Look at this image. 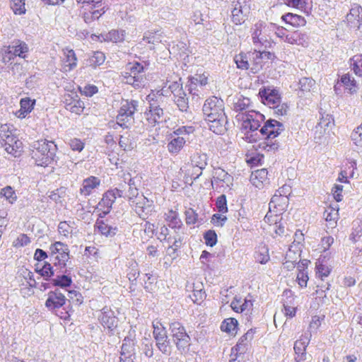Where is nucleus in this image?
<instances>
[{
	"instance_id": "f257e3e1",
	"label": "nucleus",
	"mask_w": 362,
	"mask_h": 362,
	"mask_svg": "<svg viewBox=\"0 0 362 362\" xmlns=\"http://www.w3.org/2000/svg\"><path fill=\"white\" fill-rule=\"evenodd\" d=\"M163 91V90L156 93L152 92L146 97L149 107L144 112V119L146 124L150 127H160L169 119L161 107L164 99Z\"/></svg>"
},
{
	"instance_id": "f03ea898",
	"label": "nucleus",
	"mask_w": 362,
	"mask_h": 362,
	"mask_svg": "<svg viewBox=\"0 0 362 362\" xmlns=\"http://www.w3.org/2000/svg\"><path fill=\"white\" fill-rule=\"evenodd\" d=\"M264 116L256 111H247L242 115V131L243 139L250 143L261 140L262 128L259 129Z\"/></svg>"
},
{
	"instance_id": "7ed1b4c3",
	"label": "nucleus",
	"mask_w": 362,
	"mask_h": 362,
	"mask_svg": "<svg viewBox=\"0 0 362 362\" xmlns=\"http://www.w3.org/2000/svg\"><path fill=\"white\" fill-rule=\"evenodd\" d=\"M284 130V124L275 119L267 120L262 127L261 139L257 146L267 151L276 150L279 144L274 140Z\"/></svg>"
},
{
	"instance_id": "20e7f679",
	"label": "nucleus",
	"mask_w": 362,
	"mask_h": 362,
	"mask_svg": "<svg viewBox=\"0 0 362 362\" xmlns=\"http://www.w3.org/2000/svg\"><path fill=\"white\" fill-rule=\"evenodd\" d=\"M33 147L32 158L36 165L45 167L53 162L57 151V146L53 141H37L34 142Z\"/></svg>"
},
{
	"instance_id": "39448f33",
	"label": "nucleus",
	"mask_w": 362,
	"mask_h": 362,
	"mask_svg": "<svg viewBox=\"0 0 362 362\" xmlns=\"http://www.w3.org/2000/svg\"><path fill=\"white\" fill-rule=\"evenodd\" d=\"M13 126L5 124L0 127V143L4 150L14 157H18L23 150V143L18 139Z\"/></svg>"
},
{
	"instance_id": "423d86ee",
	"label": "nucleus",
	"mask_w": 362,
	"mask_h": 362,
	"mask_svg": "<svg viewBox=\"0 0 362 362\" xmlns=\"http://www.w3.org/2000/svg\"><path fill=\"white\" fill-rule=\"evenodd\" d=\"M194 128L192 126H182L175 129L170 134L168 144V150L170 153L177 154L184 147L186 142L189 141Z\"/></svg>"
},
{
	"instance_id": "0eeeda50",
	"label": "nucleus",
	"mask_w": 362,
	"mask_h": 362,
	"mask_svg": "<svg viewBox=\"0 0 362 362\" xmlns=\"http://www.w3.org/2000/svg\"><path fill=\"white\" fill-rule=\"evenodd\" d=\"M138 104L137 100H123L116 118L117 124L122 128H128L134 122V115L137 110Z\"/></svg>"
},
{
	"instance_id": "6e6552de",
	"label": "nucleus",
	"mask_w": 362,
	"mask_h": 362,
	"mask_svg": "<svg viewBox=\"0 0 362 362\" xmlns=\"http://www.w3.org/2000/svg\"><path fill=\"white\" fill-rule=\"evenodd\" d=\"M49 258L54 267L64 269L69 259V250L67 245L57 241L49 246Z\"/></svg>"
},
{
	"instance_id": "1a4fd4ad",
	"label": "nucleus",
	"mask_w": 362,
	"mask_h": 362,
	"mask_svg": "<svg viewBox=\"0 0 362 362\" xmlns=\"http://www.w3.org/2000/svg\"><path fill=\"white\" fill-rule=\"evenodd\" d=\"M147 64L140 62L129 63L127 67V71L123 74V82L132 85L136 88L144 86V80L141 74Z\"/></svg>"
},
{
	"instance_id": "9d476101",
	"label": "nucleus",
	"mask_w": 362,
	"mask_h": 362,
	"mask_svg": "<svg viewBox=\"0 0 362 362\" xmlns=\"http://www.w3.org/2000/svg\"><path fill=\"white\" fill-rule=\"evenodd\" d=\"M202 110L206 120L226 115L223 100L216 96H212L206 100Z\"/></svg>"
},
{
	"instance_id": "9b49d317",
	"label": "nucleus",
	"mask_w": 362,
	"mask_h": 362,
	"mask_svg": "<svg viewBox=\"0 0 362 362\" xmlns=\"http://www.w3.org/2000/svg\"><path fill=\"white\" fill-rule=\"evenodd\" d=\"M136 331L130 329L123 340L120 351V362H134L135 358Z\"/></svg>"
},
{
	"instance_id": "f8f14e48",
	"label": "nucleus",
	"mask_w": 362,
	"mask_h": 362,
	"mask_svg": "<svg viewBox=\"0 0 362 362\" xmlns=\"http://www.w3.org/2000/svg\"><path fill=\"white\" fill-rule=\"evenodd\" d=\"M129 204L142 219L147 218L153 211V201L148 200L144 195H136L129 201Z\"/></svg>"
},
{
	"instance_id": "ddd939ff",
	"label": "nucleus",
	"mask_w": 362,
	"mask_h": 362,
	"mask_svg": "<svg viewBox=\"0 0 362 362\" xmlns=\"http://www.w3.org/2000/svg\"><path fill=\"white\" fill-rule=\"evenodd\" d=\"M267 30L266 24L262 21L257 22L251 28L252 42L255 46L267 47L270 44L268 36L266 34Z\"/></svg>"
},
{
	"instance_id": "4468645a",
	"label": "nucleus",
	"mask_w": 362,
	"mask_h": 362,
	"mask_svg": "<svg viewBox=\"0 0 362 362\" xmlns=\"http://www.w3.org/2000/svg\"><path fill=\"white\" fill-rule=\"evenodd\" d=\"M117 192V197L127 199L128 201L139 195V189L136 185L135 180L129 177L128 182L124 181L120 183L118 187L115 188Z\"/></svg>"
},
{
	"instance_id": "2eb2a0df",
	"label": "nucleus",
	"mask_w": 362,
	"mask_h": 362,
	"mask_svg": "<svg viewBox=\"0 0 362 362\" xmlns=\"http://www.w3.org/2000/svg\"><path fill=\"white\" fill-rule=\"evenodd\" d=\"M311 337L312 334L310 332H305V334L300 337V339L295 342L293 349L296 354L295 360L297 362L305 360L306 348L309 344Z\"/></svg>"
},
{
	"instance_id": "dca6fc26",
	"label": "nucleus",
	"mask_w": 362,
	"mask_h": 362,
	"mask_svg": "<svg viewBox=\"0 0 362 362\" xmlns=\"http://www.w3.org/2000/svg\"><path fill=\"white\" fill-rule=\"evenodd\" d=\"M98 320L101 325L112 332L117 326V318L115 316L114 312L107 307L103 308L99 315Z\"/></svg>"
},
{
	"instance_id": "f3484780",
	"label": "nucleus",
	"mask_w": 362,
	"mask_h": 362,
	"mask_svg": "<svg viewBox=\"0 0 362 362\" xmlns=\"http://www.w3.org/2000/svg\"><path fill=\"white\" fill-rule=\"evenodd\" d=\"M65 296L58 290L48 293V297L45 302V306L52 312H57L66 302Z\"/></svg>"
},
{
	"instance_id": "a211bd4d",
	"label": "nucleus",
	"mask_w": 362,
	"mask_h": 362,
	"mask_svg": "<svg viewBox=\"0 0 362 362\" xmlns=\"http://www.w3.org/2000/svg\"><path fill=\"white\" fill-rule=\"evenodd\" d=\"M361 7L354 5L346 15V22L350 29L362 30V18H361Z\"/></svg>"
},
{
	"instance_id": "6ab92c4d",
	"label": "nucleus",
	"mask_w": 362,
	"mask_h": 362,
	"mask_svg": "<svg viewBox=\"0 0 362 362\" xmlns=\"http://www.w3.org/2000/svg\"><path fill=\"white\" fill-rule=\"evenodd\" d=\"M262 103L272 108L281 102V96L279 91L275 89L264 88L260 90L259 93Z\"/></svg>"
},
{
	"instance_id": "aec40b11",
	"label": "nucleus",
	"mask_w": 362,
	"mask_h": 362,
	"mask_svg": "<svg viewBox=\"0 0 362 362\" xmlns=\"http://www.w3.org/2000/svg\"><path fill=\"white\" fill-rule=\"evenodd\" d=\"M288 195L275 193L269 204V211L281 214L286 209L288 205Z\"/></svg>"
},
{
	"instance_id": "412c9836",
	"label": "nucleus",
	"mask_w": 362,
	"mask_h": 362,
	"mask_svg": "<svg viewBox=\"0 0 362 362\" xmlns=\"http://www.w3.org/2000/svg\"><path fill=\"white\" fill-rule=\"evenodd\" d=\"M230 307L235 312L245 313L247 315L252 311L253 303L250 299L235 297L230 303Z\"/></svg>"
},
{
	"instance_id": "4be33fe9",
	"label": "nucleus",
	"mask_w": 362,
	"mask_h": 362,
	"mask_svg": "<svg viewBox=\"0 0 362 362\" xmlns=\"http://www.w3.org/2000/svg\"><path fill=\"white\" fill-rule=\"evenodd\" d=\"M28 50V46L25 42L15 40L8 46L6 52L8 54L25 59Z\"/></svg>"
},
{
	"instance_id": "5701e85b",
	"label": "nucleus",
	"mask_w": 362,
	"mask_h": 362,
	"mask_svg": "<svg viewBox=\"0 0 362 362\" xmlns=\"http://www.w3.org/2000/svg\"><path fill=\"white\" fill-rule=\"evenodd\" d=\"M62 51V69L66 72L70 71L77 66V57L75 52L72 49H69L67 47L63 49Z\"/></svg>"
},
{
	"instance_id": "b1692460",
	"label": "nucleus",
	"mask_w": 362,
	"mask_h": 362,
	"mask_svg": "<svg viewBox=\"0 0 362 362\" xmlns=\"http://www.w3.org/2000/svg\"><path fill=\"white\" fill-rule=\"evenodd\" d=\"M117 197V192L116 189H112L107 191L103 196L101 201L99 202L98 205L100 207V209H103V213L104 215L107 214L114 202H115L116 198Z\"/></svg>"
},
{
	"instance_id": "393cba45",
	"label": "nucleus",
	"mask_w": 362,
	"mask_h": 362,
	"mask_svg": "<svg viewBox=\"0 0 362 362\" xmlns=\"http://www.w3.org/2000/svg\"><path fill=\"white\" fill-rule=\"evenodd\" d=\"M254 332L252 329L248 330L243 336L240 337L236 346L232 348V354H244L250 345V341L253 339Z\"/></svg>"
},
{
	"instance_id": "a878e982",
	"label": "nucleus",
	"mask_w": 362,
	"mask_h": 362,
	"mask_svg": "<svg viewBox=\"0 0 362 362\" xmlns=\"http://www.w3.org/2000/svg\"><path fill=\"white\" fill-rule=\"evenodd\" d=\"M250 182L256 187L260 189L269 183L268 171L265 168L259 169L252 173Z\"/></svg>"
},
{
	"instance_id": "bb28decb",
	"label": "nucleus",
	"mask_w": 362,
	"mask_h": 362,
	"mask_svg": "<svg viewBox=\"0 0 362 362\" xmlns=\"http://www.w3.org/2000/svg\"><path fill=\"white\" fill-rule=\"evenodd\" d=\"M190 161L191 165L193 167L197 168L199 170V173H196V175L194 177V180H196L202 175V170L207 165V156L201 152H196L191 156Z\"/></svg>"
},
{
	"instance_id": "cd10ccee",
	"label": "nucleus",
	"mask_w": 362,
	"mask_h": 362,
	"mask_svg": "<svg viewBox=\"0 0 362 362\" xmlns=\"http://www.w3.org/2000/svg\"><path fill=\"white\" fill-rule=\"evenodd\" d=\"M206 121L208 122L209 129L216 134H222L226 130V125L228 123L226 115Z\"/></svg>"
},
{
	"instance_id": "c85d7f7f",
	"label": "nucleus",
	"mask_w": 362,
	"mask_h": 362,
	"mask_svg": "<svg viewBox=\"0 0 362 362\" xmlns=\"http://www.w3.org/2000/svg\"><path fill=\"white\" fill-rule=\"evenodd\" d=\"M284 41L290 44L306 47L308 44V36L300 31H295L288 33Z\"/></svg>"
},
{
	"instance_id": "c756f323",
	"label": "nucleus",
	"mask_w": 362,
	"mask_h": 362,
	"mask_svg": "<svg viewBox=\"0 0 362 362\" xmlns=\"http://www.w3.org/2000/svg\"><path fill=\"white\" fill-rule=\"evenodd\" d=\"M169 329L173 341L188 337L185 327L178 321H173L169 325Z\"/></svg>"
},
{
	"instance_id": "7c9ffc66",
	"label": "nucleus",
	"mask_w": 362,
	"mask_h": 362,
	"mask_svg": "<svg viewBox=\"0 0 362 362\" xmlns=\"http://www.w3.org/2000/svg\"><path fill=\"white\" fill-rule=\"evenodd\" d=\"M333 124L334 119L332 115L326 113H320L319 122L315 127L316 132H320V134L326 133V131Z\"/></svg>"
},
{
	"instance_id": "2f4dec72",
	"label": "nucleus",
	"mask_w": 362,
	"mask_h": 362,
	"mask_svg": "<svg viewBox=\"0 0 362 362\" xmlns=\"http://www.w3.org/2000/svg\"><path fill=\"white\" fill-rule=\"evenodd\" d=\"M207 77L204 75H195L190 79V84L189 85V90L192 95H198L197 92L199 90L197 88H202L207 84Z\"/></svg>"
},
{
	"instance_id": "473e14b6",
	"label": "nucleus",
	"mask_w": 362,
	"mask_h": 362,
	"mask_svg": "<svg viewBox=\"0 0 362 362\" xmlns=\"http://www.w3.org/2000/svg\"><path fill=\"white\" fill-rule=\"evenodd\" d=\"M100 180L96 177H89L85 179L81 188V194L84 196H88L100 185Z\"/></svg>"
},
{
	"instance_id": "72a5a7b5",
	"label": "nucleus",
	"mask_w": 362,
	"mask_h": 362,
	"mask_svg": "<svg viewBox=\"0 0 362 362\" xmlns=\"http://www.w3.org/2000/svg\"><path fill=\"white\" fill-rule=\"evenodd\" d=\"M165 220L168 222V226L172 228H180L182 226V221L179 218L176 211L170 209L164 215Z\"/></svg>"
},
{
	"instance_id": "f704fd0d",
	"label": "nucleus",
	"mask_w": 362,
	"mask_h": 362,
	"mask_svg": "<svg viewBox=\"0 0 362 362\" xmlns=\"http://www.w3.org/2000/svg\"><path fill=\"white\" fill-rule=\"evenodd\" d=\"M153 336L156 342L165 341L168 338L165 327L159 321L153 322Z\"/></svg>"
},
{
	"instance_id": "c9c22d12",
	"label": "nucleus",
	"mask_w": 362,
	"mask_h": 362,
	"mask_svg": "<svg viewBox=\"0 0 362 362\" xmlns=\"http://www.w3.org/2000/svg\"><path fill=\"white\" fill-rule=\"evenodd\" d=\"M324 218L327 222L328 228H334L337 226V221L339 218L338 210L334 208H328L324 212Z\"/></svg>"
},
{
	"instance_id": "e433bc0d",
	"label": "nucleus",
	"mask_w": 362,
	"mask_h": 362,
	"mask_svg": "<svg viewBox=\"0 0 362 362\" xmlns=\"http://www.w3.org/2000/svg\"><path fill=\"white\" fill-rule=\"evenodd\" d=\"M35 103V100H31L29 98H22L20 101L21 109L18 111V117L25 118L33 110Z\"/></svg>"
},
{
	"instance_id": "4c0bfd02",
	"label": "nucleus",
	"mask_w": 362,
	"mask_h": 362,
	"mask_svg": "<svg viewBox=\"0 0 362 362\" xmlns=\"http://www.w3.org/2000/svg\"><path fill=\"white\" fill-rule=\"evenodd\" d=\"M255 259L256 262L264 264L269 259V249L265 245H259L255 252Z\"/></svg>"
},
{
	"instance_id": "58836bf2",
	"label": "nucleus",
	"mask_w": 362,
	"mask_h": 362,
	"mask_svg": "<svg viewBox=\"0 0 362 362\" xmlns=\"http://www.w3.org/2000/svg\"><path fill=\"white\" fill-rule=\"evenodd\" d=\"M286 4L289 6L300 9L308 13L312 7L311 0H286Z\"/></svg>"
},
{
	"instance_id": "ea45409f",
	"label": "nucleus",
	"mask_w": 362,
	"mask_h": 362,
	"mask_svg": "<svg viewBox=\"0 0 362 362\" xmlns=\"http://www.w3.org/2000/svg\"><path fill=\"white\" fill-rule=\"evenodd\" d=\"M177 351L182 355H186L189 351L191 346V338L189 336L184 337L182 339H177L173 341Z\"/></svg>"
},
{
	"instance_id": "a19ab883",
	"label": "nucleus",
	"mask_w": 362,
	"mask_h": 362,
	"mask_svg": "<svg viewBox=\"0 0 362 362\" xmlns=\"http://www.w3.org/2000/svg\"><path fill=\"white\" fill-rule=\"evenodd\" d=\"M125 37L124 30H112L108 33L102 36L104 41H110L112 42H120L124 41Z\"/></svg>"
},
{
	"instance_id": "79ce46f5",
	"label": "nucleus",
	"mask_w": 362,
	"mask_h": 362,
	"mask_svg": "<svg viewBox=\"0 0 362 362\" xmlns=\"http://www.w3.org/2000/svg\"><path fill=\"white\" fill-rule=\"evenodd\" d=\"M232 21L236 25H240L245 22V18L250 12H245L244 9H241L238 6H233L231 11Z\"/></svg>"
},
{
	"instance_id": "37998d69",
	"label": "nucleus",
	"mask_w": 362,
	"mask_h": 362,
	"mask_svg": "<svg viewBox=\"0 0 362 362\" xmlns=\"http://www.w3.org/2000/svg\"><path fill=\"white\" fill-rule=\"evenodd\" d=\"M260 51L255 50L253 52L249 54L250 60L252 61L253 66L251 68L252 72L258 71L262 66L264 61Z\"/></svg>"
},
{
	"instance_id": "c03bdc74",
	"label": "nucleus",
	"mask_w": 362,
	"mask_h": 362,
	"mask_svg": "<svg viewBox=\"0 0 362 362\" xmlns=\"http://www.w3.org/2000/svg\"><path fill=\"white\" fill-rule=\"evenodd\" d=\"M35 271L45 279H47L54 275L56 270L54 269L49 263L45 262L42 267H40L39 264H37Z\"/></svg>"
},
{
	"instance_id": "a18cd8bd",
	"label": "nucleus",
	"mask_w": 362,
	"mask_h": 362,
	"mask_svg": "<svg viewBox=\"0 0 362 362\" xmlns=\"http://www.w3.org/2000/svg\"><path fill=\"white\" fill-rule=\"evenodd\" d=\"M315 84V81L310 78L304 77L300 78L299 80L300 93H301L300 96L302 97L303 95L310 93Z\"/></svg>"
},
{
	"instance_id": "49530a36",
	"label": "nucleus",
	"mask_w": 362,
	"mask_h": 362,
	"mask_svg": "<svg viewBox=\"0 0 362 362\" xmlns=\"http://www.w3.org/2000/svg\"><path fill=\"white\" fill-rule=\"evenodd\" d=\"M213 178L221 181L227 185L230 184L232 181V177L226 171L220 168L214 169Z\"/></svg>"
},
{
	"instance_id": "de8ad7c7",
	"label": "nucleus",
	"mask_w": 362,
	"mask_h": 362,
	"mask_svg": "<svg viewBox=\"0 0 362 362\" xmlns=\"http://www.w3.org/2000/svg\"><path fill=\"white\" fill-rule=\"evenodd\" d=\"M174 101L180 110L182 112H185L187 110L189 107L188 98L184 90L181 92V94H177L174 96Z\"/></svg>"
},
{
	"instance_id": "09e8293b",
	"label": "nucleus",
	"mask_w": 362,
	"mask_h": 362,
	"mask_svg": "<svg viewBox=\"0 0 362 362\" xmlns=\"http://www.w3.org/2000/svg\"><path fill=\"white\" fill-rule=\"evenodd\" d=\"M98 230L106 236H113L117 231L116 226H112L101 221L97 223Z\"/></svg>"
},
{
	"instance_id": "8fccbe9b",
	"label": "nucleus",
	"mask_w": 362,
	"mask_h": 362,
	"mask_svg": "<svg viewBox=\"0 0 362 362\" xmlns=\"http://www.w3.org/2000/svg\"><path fill=\"white\" fill-rule=\"evenodd\" d=\"M105 60V54L102 52H94L89 57L88 62V65L92 67H96L104 63Z\"/></svg>"
},
{
	"instance_id": "3c124183",
	"label": "nucleus",
	"mask_w": 362,
	"mask_h": 362,
	"mask_svg": "<svg viewBox=\"0 0 362 362\" xmlns=\"http://www.w3.org/2000/svg\"><path fill=\"white\" fill-rule=\"evenodd\" d=\"M66 109L76 115H80L84 109V103L80 100H73L71 103L66 104Z\"/></svg>"
},
{
	"instance_id": "603ef678",
	"label": "nucleus",
	"mask_w": 362,
	"mask_h": 362,
	"mask_svg": "<svg viewBox=\"0 0 362 362\" xmlns=\"http://www.w3.org/2000/svg\"><path fill=\"white\" fill-rule=\"evenodd\" d=\"M250 104V98L240 96L234 103L233 108L235 112H242L248 109Z\"/></svg>"
},
{
	"instance_id": "864d4df0",
	"label": "nucleus",
	"mask_w": 362,
	"mask_h": 362,
	"mask_svg": "<svg viewBox=\"0 0 362 362\" xmlns=\"http://www.w3.org/2000/svg\"><path fill=\"white\" fill-rule=\"evenodd\" d=\"M351 65L355 74L362 77V54H357L351 59Z\"/></svg>"
},
{
	"instance_id": "5fc2aeb1",
	"label": "nucleus",
	"mask_w": 362,
	"mask_h": 362,
	"mask_svg": "<svg viewBox=\"0 0 362 362\" xmlns=\"http://www.w3.org/2000/svg\"><path fill=\"white\" fill-rule=\"evenodd\" d=\"M238 321L234 318H228L225 320L221 325V329L222 331L227 333H231L237 329Z\"/></svg>"
},
{
	"instance_id": "6e6d98bb",
	"label": "nucleus",
	"mask_w": 362,
	"mask_h": 362,
	"mask_svg": "<svg viewBox=\"0 0 362 362\" xmlns=\"http://www.w3.org/2000/svg\"><path fill=\"white\" fill-rule=\"evenodd\" d=\"M281 18L286 23L291 24L293 26L299 25L304 21L303 18H302L300 16L291 13L282 16Z\"/></svg>"
},
{
	"instance_id": "4d7b16f0",
	"label": "nucleus",
	"mask_w": 362,
	"mask_h": 362,
	"mask_svg": "<svg viewBox=\"0 0 362 362\" xmlns=\"http://www.w3.org/2000/svg\"><path fill=\"white\" fill-rule=\"evenodd\" d=\"M52 281L54 286L60 287L69 286L72 283L71 277L64 274L57 275V277L53 279Z\"/></svg>"
},
{
	"instance_id": "13d9d810",
	"label": "nucleus",
	"mask_w": 362,
	"mask_h": 362,
	"mask_svg": "<svg viewBox=\"0 0 362 362\" xmlns=\"http://www.w3.org/2000/svg\"><path fill=\"white\" fill-rule=\"evenodd\" d=\"M11 8L15 14L25 13V0H11Z\"/></svg>"
},
{
	"instance_id": "bf43d9fd",
	"label": "nucleus",
	"mask_w": 362,
	"mask_h": 362,
	"mask_svg": "<svg viewBox=\"0 0 362 362\" xmlns=\"http://www.w3.org/2000/svg\"><path fill=\"white\" fill-rule=\"evenodd\" d=\"M234 61L238 69L243 70H247L249 69L250 64L247 60V56L246 54H240L236 55L234 58Z\"/></svg>"
},
{
	"instance_id": "052dcab7",
	"label": "nucleus",
	"mask_w": 362,
	"mask_h": 362,
	"mask_svg": "<svg viewBox=\"0 0 362 362\" xmlns=\"http://www.w3.org/2000/svg\"><path fill=\"white\" fill-rule=\"evenodd\" d=\"M316 274L322 281L324 280L325 277H327L331 272V269L328 266L320 262L316 264Z\"/></svg>"
},
{
	"instance_id": "680f3d73",
	"label": "nucleus",
	"mask_w": 362,
	"mask_h": 362,
	"mask_svg": "<svg viewBox=\"0 0 362 362\" xmlns=\"http://www.w3.org/2000/svg\"><path fill=\"white\" fill-rule=\"evenodd\" d=\"M216 206L219 213L225 214L228 211L227 200L226 195L222 194L217 198Z\"/></svg>"
},
{
	"instance_id": "e2e57ef3",
	"label": "nucleus",
	"mask_w": 362,
	"mask_h": 362,
	"mask_svg": "<svg viewBox=\"0 0 362 362\" xmlns=\"http://www.w3.org/2000/svg\"><path fill=\"white\" fill-rule=\"evenodd\" d=\"M204 238L205 240V243L210 247L214 246L217 243V235L215 231L211 230H209L204 233Z\"/></svg>"
},
{
	"instance_id": "0e129e2a",
	"label": "nucleus",
	"mask_w": 362,
	"mask_h": 362,
	"mask_svg": "<svg viewBox=\"0 0 362 362\" xmlns=\"http://www.w3.org/2000/svg\"><path fill=\"white\" fill-rule=\"evenodd\" d=\"M73 228L66 222L61 221L58 226V231L60 235L67 238L71 234Z\"/></svg>"
},
{
	"instance_id": "69168bd1",
	"label": "nucleus",
	"mask_w": 362,
	"mask_h": 362,
	"mask_svg": "<svg viewBox=\"0 0 362 362\" xmlns=\"http://www.w3.org/2000/svg\"><path fill=\"white\" fill-rule=\"evenodd\" d=\"M143 40L147 43L155 44L161 42V37L160 35H157L156 33L147 31L144 35Z\"/></svg>"
},
{
	"instance_id": "338daca9",
	"label": "nucleus",
	"mask_w": 362,
	"mask_h": 362,
	"mask_svg": "<svg viewBox=\"0 0 362 362\" xmlns=\"http://www.w3.org/2000/svg\"><path fill=\"white\" fill-rule=\"evenodd\" d=\"M1 194L4 196L10 203H13L16 199V195L12 187L8 186L1 191Z\"/></svg>"
},
{
	"instance_id": "774afa93",
	"label": "nucleus",
	"mask_w": 362,
	"mask_h": 362,
	"mask_svg": "<svg viewBox=\"0 0 362 362\" xmlns=\"http://www.w3.org/2000/svg\"><path fill=\"white\" fill-rule=\"evenodd\" d=\"M160 351L165 355H170L171 353V346L168 338L165 341H158L156 344Z\"/></svg>"
}]
</instances>
